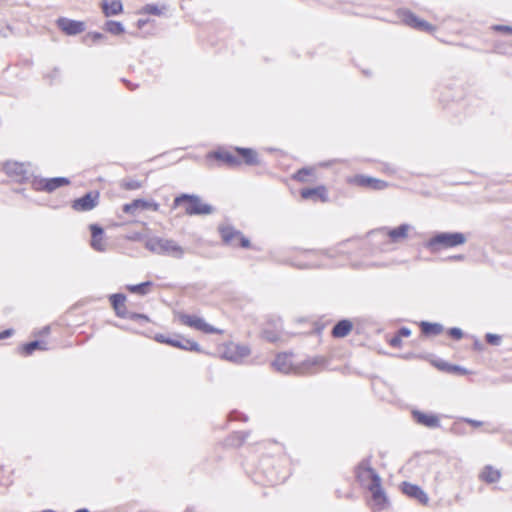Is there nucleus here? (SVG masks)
Returning a JSON list of instances; mask_svg holds the SVG:
<instances>
[{
  "label": "nucleus",
  "mask_w": 512,
  "mask_h": 512,
  "mask_svg": "<svg viewBox=\"0 0 512 512\" xmlns=\"http://www.w3.org/2000/svg\"><path fill=\"white\" fill-rule=\"evenodd\" d=\"M239 352H241L242 356H245V355L248 354L249 351H248V349L246 347H240L239 348Z\"/></svg>",
  "instance_id": "55"
},
{
  "label": "nucleus",
  "mask_w": 512,
  "mask_h": 512,
  "mask_svg": "<svg viewBox=\"0 0 512 512\" xmlns=\"http://www.w3.org/2000/svg\"><path fill=\"white\" fill-rule=\"evenodd\" d=\"M353 328V324L348 319L338 321L331 330V335L334 338H343L347 336Z\"/></svg>",
  "instance_id": "21"
},
{
  "label": "nucleus",
  "mask_w": 512,
  "mask_h": 512,
  "mask_svg": "<svg viewBox=\"0 0 512 512\" xmlns=\"http://www.w3.org/2000/svg\"><path fill=\"white\" fill-rule=\"evenodd\" d=\"M170 338H171V337H166V336H165V335H163V334H157V335L155 336V340H156L157 342H159V343H165V344H167V341H169V340H170Z\"/></svg>",
  "instance_id": "48"
},
{
  "label": "nucleus",
  "mask_w": 512,
  "mask_h": 512,
  "mask_svg": "<svg viewBox=\"0 0 512 512\" xmlns=\"http://www.w3.org/2000/svg\"><path fill=\"white\" fill-rule=\"evenodd\" d=\"M47 79H49L50 83L52 84L55 80H57L60 77V69L55 67L50 73H48L45 76Z\"/></svg>",
  "instance_id": "40"
},
{
  "label": "nucleus",
  "mask_w": 512,
  "mask_h": 512,
  "mask_svg": "<svg viewBox=\"0 0 512 512\" xmlns=\"http://www.w3.org/2000/svg\"><path fill=\"white\" fill-rule=\"evenodd\" d=\"M412 415L414 420L425 427L428 428H437L440 426V420L437 415L434 414H426L419 410L412 411Z\"/></svg>",
  "instance_id": "18"
},
{
  "label": "nucleus",
  "mask_w": 512,
  "mask_h": 512,
  "mask_svg": "<svg viewBox=\"0 0 512 512\" xmlns=\"http://www.w3.org/2000/svg\"><path fill=\"white\" fill-rule=\"evenodd\" d=\"M145 247L152 253L166 255L176 259H181L185 254V249L178 245L173 239L153 236L145 241Z\"/></svg>",
  "instance_id": "3"
},
{
  "label": "nucleus",
  "mask_w": 512,
  "mask_h": 512,
  "mask_svg": "<svg viewBox=\"0 0 512 512\" xmlns=\"http://www.w3.org/2000/svg\"><path fill=\"white\" fill-rule=\"evenodd\" d=\"M143 11L145 13L151 14V15H160L161 14V9L155 4H147L143 8Z\"/></svg>",
  "instance_id": "37"
},
{
  "label": "nucleus",
  "mask_w": 512,
  "mask_h": 512,
  "mask_svg": "<svg viewBox=\"0 0 512 512\" xmlns=\"http://www.w3.org/2000/svg\"><path fill=\"white\" fill-rule=\"evenodd\" d=\"M75 512H89V510L86 508H81V509L76 510Z\"/></svg>",
  "instance_id": "58"
},
{
  "label": "nucleus",
  "mask_w": 512,
  "mask_h": 512,
  "mask_svg": "<svg viewBox=\"0 0 512 512\" xmlns=\"http://www.w3.org/2000/svg\"><path fill=\"white\" fill-rule=\"evenodd\" d=\"M357 481L372 494L374 505L383 509L387 504L386 494L381 486V478L371 467L370 457L364 458L355 468Z\"/></svg>",
  "instance_id": "1"
},
{
  "label": "nucleus",
  "mask_w": 512,
  "mask_h": 512,
  "mask_svg": "<svg viewBox=\"0 0 512 512\" xmlns=\"http://www.w3.org/2000/svg\"><path fill=\"white\" fill-rule=\"evenodd\" d=\"M447 333L455 340H460L463 337V331L458 327H452L448 329Z\"/></svg>",
  "instance_id": "38"
},
{
  "label": "nucleus",
  "mask_w": 512,
  "mask_h": 512,
  "mask_svg": "<svg viewBox=\"0 0 512 512\" xmlns=\"http://www.w3.org/2000/svg\"><path fill=\"white\" fill-rule=\"evenodd\" d=\"M167 344L176 348H180L183 350L188 351H195V352H201V348L199 344L193 340L185 339V338H170L169 341H167Z\"/></svg>",
  "instance_id": "20"
},
{
  "label": "nucleus",
  "mask_w": 512,
  "mask_h": 512,
  "mask_svg": "<svg viewBox=\"0 0 512 512\" xmlns=\"http://www.w3.org/2000/svg\"><path fill=\"white\" fill-rule=\"evenodd\" d=\"M99 202V192L90 191L72 202V208L78 212L90 211L94 209Z\"/></svg>",
  "instance_id": "10"
},
{
  "label": "nucleus",
  "mask_w": 512,
  "mask_h": 512,
  "mask_svg": "<svg viewBox=\"0 0 512 512\" xmlns=\"http://www.w3.org/2000/svg\"><path fill=\"white\" fill-rule=\"evenodd\" d=\"M300 196L303 200H309L313 203H326L330 201L327 188L324 185L303 188L300 190Z\"/></svg>",
  "instance_id": "9"
},
{
  "label": "nucleus",
  "mask_w": 512,
  "mask_h": 512,
  "mask_svg": "<svg viewBox=\"0 0 512 512\" xmlns=\"http://www.w3.org/2000/svg\"><path fill=\"white\" fill-rule=\"evenodd\" d=\"M101 6L106 17L117 15L123 10L120 0H103Z\"/></svg>",
  "instance_id": "22"
},
{
  "label": "nucleus",
  "mask_w": 512,
  "mask_h": 512,
  "mask_svg": "<svg viewBox=\"0 0 512 512\" xmlns=\"http://www.w3.org/2000/svg\"><path fill=\"white\" fill-rule=\"evenodd\" d=\"M147 24V20L139 19L137 21L138 28H143Z\"/></svg>",
  "instance_id": "54"
},
{
  "label": "nucleus",
  "mask_w": 512,
  "mask_h": 512,
  "mask_svg": "<svg viewBox=\"0 0 512 512\" xmlns=\"http://www.w3.org/2000/svg\"><path fill=\"white\" fill-rule=\"evenodd\" d=\"M401 341H402V338L396 334L395 336H393L391 339H390V345L393 346V347H398L400 346L401 344Z\"/></svg>",
  "instance_id": "45"
},
{
  "label": "nucleus",
  "mask_w": 512,
  "mask_h": 512,
  "mask_svg": "<svg viewBox=\"0 0 512 512\" xmlns=\"http://www.w3.org/2000/svg\"><path fill=\"white\" fill-rule=\"evenodd\" d=\"M399 16L404 24L414 29L432 32L434 31V27L425 20L419 19L414 13L409 10H400Z\"/></svg>",
  "instance_id": "8"
},
{
  "label": "nucleus",
  "mask_w": 512,
  "mask_h": 512,
  "mask_svg": "<svg viewBox=\"0 0 512 512\" xmlns=\"http://www.w3.org/2000/svg\"><path fill=\"white\" fill-rule=\"evenodd\" d=\"M448 259L451 261H464L465 255H463V254L453 255V256H450Z\"/></svg>",
  "instance_id": "52"
},
{
  "label": "nucleus",
  "mask_w": 512,
  "mask_h": 512,
  "mask_svg": "<svg viewBox=\"0 0 512 512\" xmlns=\"http://www.w3.org/2000/svg\"><path fill=\"white\" fill-rule=\"evenodd\" d=\"M142 183L139 180L136 179H127L123 180L121 187H123L126 190H137L141 188Z\"/></svg>",
  "instance_id": "33"
},
{
  "label": "nucleus",
  "mask_w": 512,
  "mask_h": 512,
  "mask_svg": "<svg viewBox=\"0 0 512 512\" xmlns=\"http://www.w3.org/2000/svg\"><path fill=\"white\" fill-rule=\"evenodd\" d=\"M303 257L306 259L305 261H300L296 259V256L293 257L290 255V265L296 266L298 268H310L315 266V263L311 260V258L315 255L313 250H304L300 252Z\"/></svg>",
  "instance_id": "24"
},
{
  "label": "nucleus",
  "mask_w": 512,
  "mask_h": 512,
  "mask_svg": "<svg viewBox=\"0 0 512 512\" xmlns=\"http://www.w3.org/2000/svg\"><path fill=\"white\" fill-rule=\"evenodd\" d=\"M272 366L276 371L288 374V354L285 352L277 354Z\"/></svg>",
  "instance_id": "27"
},
{
  "label": "nucleus",
  "mask_w": 512,
  "mask_h": 512,
  "mask_svg": "<svg viewBox=\"0 0 512 512\" xmlns=\"http://www.w3.org/2000/svg\"><path fill=\"white\" fill-rule=\"evenodd\" d=\"M234 150L242 157L243 162L247 165H257L258 155L255 150L251 148L234 147Z\"/></svg>",
  "instance_id": "23"
},
{
  "label": "nucleus",
  "mask_w": 512,
  "mask_h": 512,
  "mask_svg": "<svg viewBox=\"0 0 512 512\" xmlns=\"http://www.w3.org/2000/svg\"><path fill=\"white\" fill-rule=\"evenodd\" d=\"M466 241V236L461 232H438L424 243V247L431 253H437L442 249L463 245Z\"/></svg>",
  "instance_id": "2"
},
{
  "label": "nucleus",
  "mask_w": 512,
  "mask_h": 512,
  "mask_svg": "<svg viewBox=\"0 0 512 512\" xmlns=\"http://www.w3.org/2000/svg\"><path fill=\"white\" fill-rule=\"evenodd\" d=\"M110 303L116 313V315L120 318H124L127 316V309L125 307L126 295L123 293H115L109 296Z\"/></svg>",
  "instance_id": "19"
},
{
  "label": "nucleus",
  "mask_w": 512,
  "mask_h": 512,
  "mask_svg": "<svg viewBox=\"0 0 512 512\" xmlns=\"http://www.w3.org/2000/svg\"><path fill=\"white\" fill-rule=\"evenodd\" d=\"M103 38H105V36H104V34H102L100 32H90V33L85 35L84 41H85L86 44H88L90 40H91L92 43H96V42L100 41Z\"/></svg>",
  "instance_id": "34"
},
{
  "label": "nucleus",
  "mask_w": 512,
  "mask_h": 512,
  "mask_svg": "<svg viewBox=\"0 0 512 512\" xmlns=\"http://www.w3.org/2000/svg\"><path fill=\"white\" fill-rule=\"evenodd\" d=\"M49 333H50V326H45L41 330H39L38 332H35L34 335H36V336H44V335H48Z\"/></svg>",
  "instance_id": "49"
},
{
  "label": "nucleus",
  "mask_w": 512,
  "mask_h": 512,
  "mask_svg": "<svg viewBox=\"0 0 512 512\" xmlns=\"http://www.w3.org/2000/svg\"><path fill=\"white\" fill-rule=\"evenodd\" d=\"M56 24L61 31H63L66 35L69 36L78 35L85 30L84 22L72 20L65 17L58 18Z\"/></svg>",
  "instance_id": "12"
},
{
  "label": "nucleus",
  "mask_w": 512,
  "mask_h": 512,
  "mask_svg": "<svg viewBox=\"0 0 512 512\" xmlns=\"http://www.w3.org/2000/svg\"><path fill=\"white\" fill-rule=\"evenodd\" d=\"M492 29L497 32L512 34V27L508 25H494Z\"/></svg>",
  "instance_id": "42"
},
{
  "label": "nucleus",
  "mask_w": 512,
  "mask_h": 512,
  "mask_svg": "<svg viewBox=\"0 0 512 512\" xmlns=\"http://www.w3.org/2000/svg\"><path fill=\"white\" fill-rule=\"evenodd\" d=\"M485 339L488 344L498 346L501 343V336L493 333H487Z\"/></svg>",
  "instance_id": "35"
},
{
  "label": "nucleus",
  "mask_w": 512,
  "mask_h": 512,
  "mask_svg": "<svg viewBox=\"0 0 512 512\" xmlns=\"http://www.w3.org/2000/svg\"><path fill=\"white\" fill-rule=\"evenodd\" d=\"M150 202L143 199H135L131 203L123 205V212L127 214H135L138 209H148Z\"/></svg>",
  "instance_id": "25"
},
{
  "label": "nucleus",
  "mask_w": 512,
  "mask_h": 512,
  "mask_svg": "<svg viewBox=\"0 0 512 512\" xmlns=\"http://www.w3.org/2000/svg\"><path fill=\"white\" fill-rule=\"evenodd\" d=\"M501 477L500 471L494 469L492 466H486L481 473V479L487 483H495Z\"/></svg>",
  "instance_id": "30"
},
{
  "label": "nucleus",
  "mask_w": 512,
  "mask_h": 512,
  "mask_svg": "<svg viewBox=\"0 0 512 512\" xmlns=\"http://www.w3.org/2000/svg\"><path fill=\"white\" fill-rule=\"evenodd\" d=\"M91 232V247L99 252H103L106 249V245L103 240L104 230L98 224L90 225Z\"/></svg>",
  "instance_id": "17"
},
{
  "label": "nucleus",
  "mask_w": 512,
  "mask_h": 512,
  "mask_svg": "<svg viewBox=\"0 0 512 512\" xmlns=\"http://www.w3.org/2000/svg\"><path fill=\"white\" fill-rule=\"evenodd\" d=\"M180 322L186 326L195 328L196 330L202 331L208 334H216L220 331L212 325L205 322L203 318L195 315L181 313L178 316Z\"/></svg>",
  "instance_id": "7"
},
{
  "label": "nucleus",
  "mask_w": 512,
  "mask_h": 512,
  "mask_svg": "<svg viewBox=\"0 0 512 512\" xmlns=\"http://www.w3.org/2000/svg\"><path fill=\"white\" fill-rule=\"evenodd\" d=\"M230 419H232V420H242V421L246 422L248 420V417L245 414H243V413H241L239 411H233V412L230 413Z\"/></svg>",
  "instance_id": "41"
},
{
  "label": "nucleus",
  "mask_w": 512,
  "mask_h": 512,
  "mask_svg": "<svg viewBox=\"0 0 512 512\" xmlns=\"http://www.w3.org/2000/svg\"><path fill=\"white\" fill-rule=\"evenodd\" d=\"M465 422L469 423L470 425H472L474 427H480L482 425L481 421L470 419V418H466Z\"/></svg>",
  "instance_id": "51"
},
{
  "label": "nucleus",
  "mask_w": 512,
  "mask_h": 512,
  "mask_svg": "<svg viewBox=\"0 0 512 512\" xmlns=\"http://www.w3.org/2000/svg\"><path fill=\"white\" fill-rule=\"evenodd\" d=\"M35 350H47L46 342L41 340H34L22 346V353L27 356L31 355Z\"/></svg>",
  "instance_id": "29"
},
{
  "label": "nucleus",
  "mask_w": 512,
  "mask_h": 512,
  "mask_svg": "<svg viewBox=\"0 0 512 512\" xmlns=\"http://www.w3.org/2000/svg\"><path fill=\"white\" fill-rule=\"evenodd\" d=\"M285 479H286V476H283V477H282V479H281V481H282V482H284V481H285Z\"/></svg>",
  "instance_id": "60"
},
{
  "label": "nucleus",
  "mask_w": 512,
  "mask_h": 512,
  "mask_svg": "<svg viewBox=\"0 0 512 512\" xmlns=\"http://www.w3.org/2000/svg\"><path fill=\"white\" fill-rule=\"evenodd\" d=\"M354 182L361 187H367L373 190H383L388 186V183L383 180L365 175L356 176Z\"/></svg>",
  "instance_id": "16"
},
{
  "label": "nucleus",
  "mask_w": 512,
  "mask_h": 512,
  "mask_svg": "<svg viewBox=\"0 0 512 512\" xmlns=\"http://www.w3.org/2000/svg\"><path fill=\"white\" fill-rule=\"evenodd\" d=\"M3 169L5 173L11 177H15L17 181L22 182L28 179L29 168L25 163H20L16 161H7Z\"/></svg>",
  "instance_id": "11"
},
{
  "label": "nucleus",
  "mask_w": 512,
  "mask_h": 512,
  "mask_svg": "<svg viewBox=\"0 0 512 512\" xmlns=\"http://www.w3.org/2000/svg\"><path fill=\"white\" fill-rule=\"evenodd\" d=\"M397 334L402 338V337H408L411 335V330L407 327H401Z\"/></svg>",
  "instance_id": "46"
},
{
  "label": "nucleus",
  "mask_w": 512,
  "mask_h": 512,
  "mask_svg": "<svg viewBox=\"0 0 512 512\" xmlns=\"http://www.w3.org/2000/svg\"><path fill=\"white\" fill-rule=\"evenodd\" d=\"M263 336L270 342H276L279 339V333L276 331H270L269 329H264Z\"/></svg>",
  "instance_id": "36"
},
{
  "label": "nucleus",
  "mask_w": 512,
  "mask_h": 512,
  "mask_svg": "<svg viewBox=\"0 0 512 512\" xmlns=\"http://www.w3.org/2000/svg\"><path fill=\"white\" fill-rule=\"evenodd\" d=\"M449 372L458 373L460 375H466L468 373L466 368L459 365H451V369Z\"/></svg>",
  "instance_id": "43"
},
{
  "label": "nucleus",
  "mask_w": 512,
  "mask_h": 512,
  "mask_svg": "<svg viewBox=\"0 0 512 512\" xmlns=\"http://www.w3.org/2000/svg\"><path fill=\"white\" fill-rule=\"evenodd\" d=\"M207 159H215L217 161L223 162L228 167L234 168L238 167L241 164V161L237 156H235L229 150L219 148L215 151H211L207 154Z\"/></svg>",
  "instance_id": "14"
},
{
  "label": "nucleus",
  "mask_w": 512,
  "mask_h": 512,
  "mask_svg": "<svg viewBox=\"0 0 512 512\" xmlns=\"http://www.w3.org/2000/svg\"><path fill=\"white\" fill-rule=\"evenodd\" d=\"M105 30L113 35H120L125 31L121 22L113 20H109L105 23Z\"/></svg>",
  "instance_id": "32"
},
{
  "label": "nucleus",
  "mask_w": 512,
  "mask_h": 512,
  "mask_svg": "<svg viewBox=\"0 0 512 512\" xmlns=\"http://www.w3.org/2000/svg\"><path fill=\"white\" fill-rule=\"evenodd\" d=\"M249 436H250V432L249 431L236 433V437H237V439L239 441V444L245 443Z\"/></svg>",
  "instance_id": "44"
},
{
  "label": "nucleus",
  "mask_w": 512,
  "mask_h": 512,
  "mask_svg": "<svg viewBox=\"0 0 512 512\" xmlns=\"http://www.w3.org/2000/svg\"><path fill=\"white\" fill-rule=\"evenodd\" d=\"M13 332L14 331L12 329H6V330L0 332V340L6 339V338L12 336Z\"/></svg>",
  "instance_id": "50"
},
{
  "label": "nucleus",
  "mask_w": 512,
  "mask_h": 512,
  "mask_svg": "<svg viewBox=\"0 0 512 512\" xmlns=\"http://www.w3.org/2000/svg\"><path fill=\"white\" fill-rule=\"evenodd\" d=\"M133 239H141L140 235H136Z\"/></svg>",
  "instance_id": "59"
},
{
  "label": "nucleus",
  "mask_w": 512,
  "mask_h": 512,
  "mask_svg": "<svg viewBox=\"0 0 512 512\" xmlns=\"http://www.w3.org/2000/svg\"><path fill=\"white\" fill-rule=\"evenodd\" d=\"M421 331L424 335H439L443 332L444 327L440 323H431L423 321L420 324Z\"/></svg>",
  "instance_id": "28"
},
{
  "label": "nucleus",
  "mask_w": 512,
  "mask_h": 512,
  "mask_svg": "<svg viewBox=\"0 0 512 512\" xmlns=\"http://www.w3.org/2000/svg\"><path fill=\"white\" fill-rule=\"evenodd\" d=\"M436 366L442 370V371H447L449 372L450 369H451V364H448L446 362H440V363H437Z\"/></svg>",
  "instance_id": "47"
},
{
  "label": "nucleus",
  "mask_w": 512,
  "mask_h": 512,
  "mask_svg": "<svg viewBox=\"0 0 512 512\" xmlns=\"http://www.w3.org/2000/svg\"><path fill=\"white\" fill-rule=\"evenodd\" d=\"M70 180L66 177L40 178L34 177L31 186L35 191H45L51 193L56 189L69 185Z\"/></svg>",
  "instance_id": "6"
},
{
  "label": "nucleus",
  "mask_w": 512,
  "mask_h": 512,
  "mask_svg": "<svg viewBox=\"0 0 512 512\" xmlns=\"http://www.w3.org/2000/svg\"><path fill=\"white\" fill-rule=\"evenodd\" d=\"M152 286V282L146 281L139 284L127 285V290L131 293L146 295L149 291V287Z\"/></svg>",
  "instance_id": "31"
},
{
  "label": "nucleus",
  "mask_w": 512,
  "mask_h": 512,
  "mask_svg": "<svg viewBox=\"0 0 512 512\" xmlns=\"http://www.w3.org/2000/svg\"><path fill=\"white\" fill-rule=\"evenodd\" d=\"M125 318L131 319V320H143L146 322L149 321L148 316H146L145 314L133 313V312H129V311L127 312V316Z\"/></svg>",
  "instance_id": "39"
},
{
  "label": "nucleus",
  "mask_w": 512,
  "mask_h": 512,
  "mask_svg": "<svg viewBox=\"0 0 512 512\" xmlns=\"http://www.w3.org/2000/svg\"><path fill=\"white\" fill-rule=\"evenodd\" d=\"M218 231L224 245L242 248H249L251 245L250 240L230 224L219 225Z\"/></svg>",
  "instance_id": "5"
},
{
  "label": "nucleus",
  "mask_w": 512,
  "mask_h": 512,
  "mask_svg": "<svg viewBox=\"0 0 512 512\" xmlns=\"http://www.w3.org/2000/svg\"><path fill=\"white\" fill-rule=\"evenodd\" d=\"M402 492L410 498L417 500L422 505H427L429 497L426 492L418 485L409 482H403L401 486Z\"/></svg>",
  "instance_id": "15"
},
{
  "label": "nucleus",
  "mask_w": 512,
  "mask_h": 512,
  "mask_svg": "<svg viewBox=\"0 0 512 512\" xmlns=\"http://www.w3.org/2000/svg\"><path fill=\"white\" fill-rule=\"evenodd\" d=\"M292 178L299 182H311L315 178V168L314 167H304L298 170Z\"/></svg>",
  "instance_id": "26"
},
{
  "label": "nucleus",
  "mask_w": 512,
  "mask_h": 512,
  "mask_svg": "<svg viewBox=\"0 0 512 512\" xmlns=\"http://www.w3.org/2000/svg\"><path fill=\"white\" fill-rule=\"evenodd\" d=\"M125 83L130 90H134L137 87V85H134L129 81H125Z\"/></svg>",
  "instance_id": "57"
},
{
  "label": "nucleus",
  "mask_w": 512,
  "mask_h": 512,
  "mask_svg": "<svg viewBox=\"0 0 512 512\" xmlns=\"http://www.w3.org/2000/svg\"><path fill=\"white\" fill-rule=\"evenodd\" d=\"M474 348H475L476 350H481V349H482V344H481L478 340H476V341L474 342Z\"/></svg>",
  "instance_id": "56"
},
{
  "label": "nucleus",
  "mask_w": 512,
  "mask_h": 512,
  "mask_svg": "<svg viewBox=\"0 0 512 512\" xmlns=\"http://www.w3.org/2000/svg\"><path fill=\"white\" fill-rule=\"evenodd\" d=\"M159 204L156 203V202H150V207L148 209H152L153 211H158L159 210Z\"/></svg>",
  "instance_id": "53"
},
{
  "label": "nucleus",
  "mask_w": 512,
  "mask_h": 512,
  "mask_svg": "<svg viewBox=\"0 0 512 512\" xmlns=\"http://www.w3.org/2000/svg\"><path fill=\"white\" fill-rule=\"evenodd\" d=\"M411 228V225L404 223L391 229L382 228L377 231V234L387 236L392 243H399L407 238L408 232L411 230Z\"/></svg>",
  "instance_id": "13"
},
{
  "label": "nucleus",
  "mask_w": 512,
  "mask_h": 512,
  "mask_svg": "<svg viewBox=\"0 0 512 512\" xmlns=\"http://www.w3.org/2000/svg\"><path fill=\"white\" fill-rule=\"evenodd\" d=\"M186 202L185 212L187 215H209L214 212V207L210 204L203 203L198 195L181 194L174 199L173 205L177 207Z\"/></svg>",
  "instance_id": "4"
}]
</instances>
